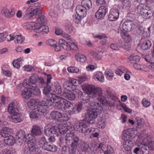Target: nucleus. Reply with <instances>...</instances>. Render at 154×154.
I'll use <instances>...</instances> for the list:
<instances>
[{
  "label": "nucleus",
  "mask_w": 154,
  "mask_h": 154,
  "mask_svg": "<svg viewBox=\"0 0 154 154\" xmlns=\"http://www.w3.org/2000/svg\"><path fill=\"white\" fill-rule=\"evenodd\" d=\"M26 87H24L26 88L24 90H23L22 93L21 95L25 99H28L31 96L32 94H33L35 95H37L39 94H38L36 91H34L33 89L30 87L26 86Z\"/></svg>",
  "instance_id": "obj_10"
},
{
  "label": "nucleus",
  "mask_w": 154,
  "mask_h": 154,
  "mask_svg": "<svg viewBox=\"0 0 154 154\" xmlns=\"http://www.w3.org/2000/svg\"><path fill=\"white\" fill-rule=\"evenodd\" d=\"M4 140L6 144L8 145H12L15 142L14 138L11 135L5 138Z\"/></svg>",
  "instance_id": "obj_34"
},
{
  "label": "nucleus",
  "mask_w": 154,
  "mask_h": 154,
  "mask_svg": "<svg viewBox=\"0 0 154 154\" xmlns=\"http://www.w3.org/2000/svg\"><path fill=\"white\" fill-rule=\"evenodd\" d=\"M143 120V119H141L140 118L137 117L136 118V121L138 126H141L142 125Z\"/></svg>",
  "instance_id": "obj_57"
},
{
  "label": "nucleus",
  "mask_w": 154,
  "mask_h": 154,
  "mask_svg": "<svg viewBox=\"0 0 154 154\" xmlns=\"http://www.w3.org/2000/svg\"><path fill=\"white\" fill-rule=\"evenodd\" d=\"M133 146V143L131 141H124L123 143V147L126 151H130Z\"/></svg>",
  "instance_id": "obj_26"
},
{
  "label": "nucleus",
  "mask_w": 154,
  "mask_h": 154,
  "mask_svg": "<svg viewBox=\"0 0 154 154\" xmlns=\"http://www.w3.org/2000/svg\"><path fill=\"white\" fill-rule=\"evenodd\" d=\"M63 86L65 88L69 91H73L76 89V85H72L70 83V81H67L63 84Z\"/></svg>",
  "instance_id": "obj_30"
},
{
  "label": "nucleus",
  "mask_w": 154,
  "mask_h": 154,
  "mask_svg": "<svg viewBox=\"0 0 154 154\" xmlns=\"http://www.w3.org/2000/svg\"><path fill=\"white\" fill-rule=\"evenodd\" d=\"M36 112L38 113L39 112L44 113H45L46 111V110L44 108V106L42 105H38L36 108L34 109Z\"/></svg>",
  "instance_id": "obj_42"
},
{
  "label": "nucleus",
  "mask_w": 154,
  "mask_h": 154,
  "mask_svg": "<svg viewBox=\"0 0 154 154\" xmlns=\"http://www.w3.org/2000/svg\"><path fill=\"white\" fill-rule=\"evenodd\" d=\"M28 146H25L23 149L24 154H33L36 151V146L35 145L29 144Z\"/></svg>",
  "instance_id": "obj_18"
},
{
  "label": "nucleus",
  "mask_w": 154,
  "mask_h": 154,
  "mask_svg": "<svg viewBox=\"0 0 154 154\" xmlns=\"http://www.w3.org/2000/svg\"><path fill=\"white\" fill-rule=\"evenodd\" d=\"M65 141V143L68 145H69L71 141H72L71 144V146L72 147L71 152L72 154H75L76 152L77 146L80 142L79 137L73 133L70 132L66 134Z\"/></svg>",
  "instance_id": "obj_3"
},
{
  "label": "nucleus",
  "mask_w": 154,
  "mask_h": 154,
  "mask_svg": "<svg viewBox=\"0 0 154 154\" xmlns=\"http://www.w3.org/2000/svg\"><path fill=\"white\" fill-rule=\"evenodd\" d=\"M107 11V7L104 5H102L100 7L99 9L95 13V16L98 19L103 18L105 15Z\"/></svg>",
  "instance_id": "obj_12"
},
{
  "label": "nucleus",
  "mask_w": 154,
  "mask_h": 154,
  "mask_svg": "<svg viewBox=\"0 0 154 154\" xmlns=\"http://www.w3.org/2000/svg\"><path fill=\"white\" fill-rule=\"evenodd\" d=\"M81 150L83 152H89L91 150L89 144L86 142L82 143L80 145Z\"/></svg>",
  "instance_id": "obj_31"
},
{
  "label": "nucleus",
  "mask_w": 154,
  "mask_h": 154,
  "mask_svg": "<svg viewBox=\"0 0 154 154\" xmlns=\"http://www.w3.org/2000/svg\"><path fill=\"white\" fill-rule=\"evenodd\" d=\"M34 29L36 32H42L47 33L49 32V28L48 26L43 25L34 24Z\"/></svg>",
  "instance_id": "obj_17"
},
{
  "label": "nucleus",
  "mask_w": 154,
  "mask_h": 154,
  "mask_svg": "<svg viewBox=\"0 0 154 154\" xmlns=\"http://www.w3.org/2000/svg\"><path fill=\"white\" fill-rule=\"evenodd\" d=\"M135 154H141L142 151L141 148L139 147L135 148L133 150Z\"/></svg>",
  "instance_id": "obj_62"
},
{
  "label": "nucleus",
  "mask_w": 154,
  "mask_h": 154,
  "mask_svg": "<svg viewBox=\"0 0 154 154\" xmlns=\"http://www.w3.org/2000/svg\"><path fill=\"white\" fill-rule=\"evenodd\" d=\"M90 54L97 60H100L102 58V56L100 54L94 51H91L90 52Z\"/></svg>",
  "instance_id": "obj_44"
},
{
  "label": "nucleus",
  "mask_w": 154,
  "mask_h": 154,
  "mask_svg": "<svg viewBox=\"0 0 154 154\" xmlns=\"http://www.w3.org/2000/svg\"><path fill=\"white\" fill-rule=\"evenodd\" d=\"M151 45L152 44L150 41L149 40H146L141 44V48L144 50H148L150 48Z\"/></svg>",
  "instance_id": "obj_32"
},
{
  "label": "nucleus",
  "mask_w": 154,
  "mask_h": 154,
  "mask_svg": "<svg viewBox=\"0 0 154 154\" xmlns=\"http://www.w3.org/2000/svg\"><path fill=\"white\" fill-rule=\"evenodd\" d=\"M7 36V35L5 32L0 33V42H2L5 40Z\"/></svg>",
  "instance_id": "obj_54"
},
{
  "label": "nucleus",
  "mask_w": 154,
  "mask_h": 154,
  "mask_svg": "<svg viewBox=\"0 0 154 154\" xmlns=\"http://www.w3.org/2000/svg\"><path fill=\"white\" fill-rule=\"evenodd\" d=\"M127 71V69L122 66L119 67L115 71L116 74L119 75H121L123 73H124Z\"/></svg>",
  "instance_id": "obj_41"
},
{
  "label": "nucleus",
  "mask_w": 154,
  "mask_h": 154,
  "mask_svg": "<svg viewBox=\"0 0 154 154\" xmlns=\"http://www.w3.org/2000/svg\"><path fill=\"white\" fill-rule=\"evenodd\" d=\"M111 48L113 50H118L119 49V47L116 44H112L110 45Z\"/></svg>",
  "instance_id": "obj_64"
},
{
  "label": "nucleus",
  "mask_w": 154,
  "mask_h": 154,
  "mask_svg": "<svg viewBox=\"0 0 154 154\" xmlns=\"http://www.w3.org/2000/svg\"><path fill=\"white\" fill-rule=\"evenodd\" d=\"M59 130L58 127L56 126H52L50 128L45 127L44 133L47 136H53L54 137H58Z\"/></svg>",
  "instance_id": "obj_8"
},
{
  "label": "nucleus",
  "mask_w": 154,
  "mask_h": 154,
  "mask_svg": "<svg viewBox=\"0 0 154 154\" xmlns=\"http://www.w3.org/2000/svg\"><path fill=\"white\" fill-rule=\"evenodd\" d=\"M75 57L77 60L82 63L85 62L86 60V57L84 55L76 54L75 55Z\"/></svg>",
  "instance_id": "obj_43"
},
{
  "label": "nucleus",
  "mask_w": 154,
  "mask_h": 154,
  "mask_svg": "<svg viewBox=\"0 0 154 154\" xmlns=\"http://www.w3.org/2000/svg\"><path fill=\"white\" fill-rule=\"evenodd\" d=\"M18 140L20 141H26V136L25 131L23 130H20L17 135Z\"/></svg>",
  "instance_id": "obj_35"
},
{
  "label": "nucleus",
  "mask_w": 154,
  "mask_h": 154,
  "mask_svg": "<svg viewBox=\"0 0 154 154\" xmlns=\"http://www.w3.org/2000/svg\"><path fill=\"white\" fill-rule=\"evenodd\" d=\"M111 72V71L110 69H107L105 72V74L109 77H112L113 76V74Z\"/></svg>",
  "instance_id": "obj_61"
},
{
  "label": "nucleus",
  "mask_w": 154,
  "mask_h": 154,
  "mask_svg": "<svg viewBox=\"0 0 154 154\" xmlns=\"http://www.w3.org/2000/svg\"><path fill=\"white\" fill-rule=\"evenodd\" d=\"M52 91L56 94H60L63 93L60 84L57 82H54L51 85Z\"/></svg>",
  "instance_id": "obj_15"
},
{
  "label": "nucleus",
  "mask_w": 154,
  "mask_h": 154,
  "mask_svg": "<svg viewBox=\"0 0 154 154\" xmlns=\"http://www.w3.org/2000/svg\"><path fill=\"white\" fill-rule=\"evenodd\" d=\"M31 132L33 135L35 136H40L42 134L41 128L37 125H34L32 126Z\"/></svg>",
  "instance_id": "obj_21"
},
{
  "label": "nucleus",
  "mask_w": 154,
  "mask_h": 154,
  "mask_svg": "<svg viewBox=\"0 0 154 154\" xmlns=\"http://www.w3.org/2000/svg\"><path fill=\"white\" fill-rule=\"evenodd\" d=\"M86 91L87 93L82 91H79V96L82 100L81 102L87 105H89V102L92 98H94L98 101L97 102H100L102 104L105 103V100L104 97L103 95V93L101 88H95L93 86L87 85L85 87Z\"/></svg>",
  "instance_id": "obj_1"
},
{
  "label": "nucleus",
  "mask_w": 154,
  "mask_h": 154,
  "mask_svg": "<svg viewBox=\"0 0 154 154\" xmlns=\"http://www.w3.org/2000/svg\"><path fill=\"white\" fill-rule=\"evenodd\" d=\"M82 17L78 15L77 16L75 15H73V20L76 23L78 24L80 22L81 19V17Z\"/></svg>",
  "instance_id": "obj_52"
},
{
  "label": "nucleus",
  "mask_w": 154,
  "mask_h": 154,
  "mask_svg": "<svg viewBox=\"0 0 154 154\" xmlns=\"http://www.w3.org/2000/svg\"><path fill=\"white\" fill-rule=\"evenodd\" d=\"M76 128V131L78 132L90 133L95 131L94 128H89L86 124L83 123H80L77 125Z\"/></svg>",
  "instance_id": "obj_9"
},
{
  "label": "nucleus",
  "mask_w": 154,
  "mask_h": 154,
  "mask_svg": "<svg viewBox=\"0 0 154 154\" xmlns=\"http://www.w3.org/2000/svg\"><path fill=\"white\" fill-rule=\"evenodd\" d=\"M132 131L130 129L124 131L123 132L122 139L125 141L130 140H129L132 138Z\"/></svg>",
  "instance_id": "obj_25"
},
{
  "label": "nucleus",
  "mask_w": 154,
  "mask_h": 154,
  "mask_svg": "<svg viewBox=\"0 0 154 154\" xmlns=\"http://www.w3.org/2000/svg\"><path fill=\"white\" fill-rule=\"evenodd\" d=\"M119 12L117 9H113L112 10L111 13L109 14L108 18L110 21H114L118 18Z\"/></svg>",
  "instance_id": "obj_22"
},
{
  "label": "nucleus",
  "mask_w": 154,
  "mask_h": 154,
  "mask_svg": "<svg viewBox=\"0 0 154 154\" xmlns=\"http://www.w3.org/2000/svg\"><path fill=\"white\" fill-rule=\"evenodd\" d=\"M143 104L144 106L145 107H147L149 106L150 104V102L146 100L145 99H143L142 100Z\"/></svg>",
  "instance_id": "obj_56"
},
{
  "label": "nucleus",
  "mask_w": 154,
  "mask_h": 154,
  "mask_svg": "<svg viewBox=\"0 0 154 154\" xmlns=\"http://www.w3.org/2000/svg\"><path fill=\"white\" fill-rule=\"evenodd\" d=\"M59 42L60 45L64 49L68 51H70V45L67 42L61 39L59 40Z\"/></svg>",
  "instance_id": "obj_27"
},
{
  "label": "nucleus",
  "mask_w": 154,
  "mask_h": 154,
  "mask_svg": "<svg viewBox=\"0 0 154 154\" xmlns=\"http://www.w3.org/2000/svg\"><path fill=\"white\" fill-rule=\"evenodd\" d=\"M100 103V102H94L93 108L87 111L85 119L88 123L91 124L95 123V119L98 115V112H100L102 109Z\"/></svg>",
  "instance_id": "obj_2"
},
{
  "label": "nucleus",
  "mask_w": 154,
  "mask_h": 154,
  "mask_svg": "<svg viewBox=\"0 0 154 154\" xmlns=\"http://www.w3.org/2000/svg\"><path fill=\"white\" fill-rule=\"evenodd\" d=\"M70 149L69 147L67 146H63L62 148V154H68L69 153Z\"/></svg>",
  "instance_id": "obj_50"
},
{
  "label": "nucleus",
  "mask_w": 154,
  "mask_h": 154,
  "mask_svg": "<svg viewBox=\"0 0 154 154\" xmlns=\"http://www.w3.org/2000/svg\"><path fill=\"white\" fill-rule=\"evenodd\" d=\"M46 43L47 45L54 47V46H56L57 42L54 40L50 39L47 41Z\"/></svg>",
  "instance_id": "obj_51"
},
{
  "label": "nucleus",
  "mask_w": 154,
  "mask_h": 154,
  "mask_svg": "<svg viewBox=\"0 0 154 154\" xmlns=\"http://www.w3.org/2000/svg\"><path fill=\"white\" fill-rule=\"evenodd\" d=\"M9 105L11 107L14 108V109L16 110V111L18 112V110L20 109V107L19 105V103L18 102L14 101L11 103Z\"/></svg>",
  "instance_id": "obj_47"
},
{
  "label": "nucleus",
  "mask_w": 154,
  "mask_h": 154,
  "mask_svg": "<svg viewBox=\"0 0 154 154\" xmlns=\"http://www.w3.org/2000/svg\"><path fill=\"white\" fill-rule=\"evenodd\" d=\"M68 72L71 73H77L79 71V69L75 67L70 66L68 68Z\"/></svg>",
  "instance_id": "obj_48"
},
{
  "label": "nucleus",
  "mask_w": 154,
  "mask_h": 154,
  "mask_svg": "<svg viewBox=\"0 0 154 154\" xmlns=\"http://www.w3.org/2000/svg\"><path fill=\"white\" fill-rule=\"evenodd\" d=\"M140 148L141 150L142 151L141 154H149V147L145 144H142Z\"/></svg>",
  "instance_id": "obj_38"
},
{
  "label": "nucleus",
  "mask_w": 154,
  "mask_h": 154,
  "mask_svg": "<svg viewBox=\"0 0 154 154\" xmlns=\"http://www.w3.org/2000/svg\"><path fill=\"white\" fill-rule=\"evenodd\" d=\"M81 4L84 7L90 9L92 7V4L90 0H82Z\"/></svg>",
  "instance_id": "obj_39"
},
{
  "label": "nucleus",
  "mask_w": 154,
  "mask_h": 154,
  "mask_svg": "<svg viewBox=\"0 0 154 154\" xmlns=\"http://www.w3.org/2000/svg\"><path fill=\"white\" fill-rule=\"evenodd\" d=\"M123 48L126 50H129L130 49V44L129 42H125L124 43Z\"/></svg>",
  "instance_id": "obj_60"
},
{
  "label": "nucleus",
  "mask_w": 154,
  "mask_h": 154,
  "mask_svg": "<svg viewBox=\"0 0 154 154\" xmlns=\"http://www.w3.org/2000/svg\"><path fill=\"white\" fill-rule=\"evenodd\" d=\"M52 91L51 86L47 85L43 89V94L45 95L46 100L45 101V106H50L52 105V99L55 97L56 95L51 93L50 92Z\"/></svg>",
  "instance_id": "obj_5"
},
{
  "label": "nucleus",
  "mask_w": 154,
  "mask_h": 154,
  "mask_svg": "<svg viewBox=\"0 0 154 154\" xmlns=\"http://www.w3.org/2000/svg\"><path fill=\"white\" fill-rule=\"evenodd\" d=\"M65 108L69 109L68 111V113L69 115L73 114L76 109L75 108L74 106L69 101L67 104L66 106L65 107Z\"/></svg>",
  "instance_id": "obj_33"
},
{
  "label": "nucleus",
  "mask_w": 154,
  "mask_h": 154,
  "mask_svg": "<svg viewBox=\"0 0 154 154\" xmlns=\"http://www.w3.org/2000/svg\"><path fill=\"white\" fill-rule=\"evenodd\" d=\"M135 27L134 23L131 20L126 21L122 24V29L126 32L131 31Z\"/></svg>",
  "instance_id": "obj_13"
},
{
  "label": "nucleus",
  "mask_w": 154,
  "mask_h": 154,
  "mask_svg": "<svg viewBox=\"0 0 154 154\" xmlns=\"http://www.w3.org/2000/svg\"><path fill=\"white\" fill-rule=\"evenodd\" d=\"M8 111L9 113L13 114L18 112L16 111L15 109H14V108L11 107L9 105L8 107Z\"/></svg>",
  "instance_id": "obj_53"
},
{
  "label": "nucleus",
  "mask_w": 154,
  "mask_h": 154,
  "mask_svg": "<svg viewBox=\"0 0 154 154\" xmlns=\"http://www.w3.org/2000/svg\"><path fill=\"white\" fill-rule=\"evenodd\" d=\"M85 106L89 107L88 105H86V104H85L81 102L78 104L76 106V110L78 112H80L81 111L82 107H84Z\"/></svg>",
  "instance_id": "obj_46"
},
{
  "label": "nucleus",
  "mask_w": 154,
  "mask_h": 154,
  "mask_svg": "<svg viewBox=\"0 0 154 154\" xmlns=\"http://www.w3.org/2000/svg\"><path fill=\"white\" fill-rule=\"evenodd\" d=\"M38 113L34 109L32 110L29 113V117L31 119L34 120L38 119Z\"/></svg>",
  "instance_id": "obj_37"
},
{
  "label": "nucleus",
  "mask_w": 154,
  "mask_h": 154,
  "mask_svg": "<svg viewBox=\"0 0 154 154\" xmlns=\"http://www.w3.org/2000/svg\"><path fill=\"white\" fill-rule=\"evenodd\" d=\"M11 131L9 128L4 127L1 130L0 134L2 137L5 138L11 135Z\"/></svg>",
  "instance_id": "obj_23"
},
{
  "label": "nucleus",
  "mask_w": 154,
  "mask_h": 154,
  "mask_svg": "<svg viewBox=\"0 0 154 154\" xmlns=\"http://www.w3.org/2000/svg\"><path fill=\"white\" fill-rule=\"evenodd\" d=\"M52 105L54 103L55 105L56 106L57 109H60L63 106H64L65 107L69 101L66 99L59 97L57 95L53 99H52Z\"/></svg>",
  "instance_id": "obj_7"
},
{
  "label": "nucleus",
  "mask_w": 154,
  "mask_h": 154,
  "mask_svg": "<svg viewBox=\"0 0 154 154\" xmlns=\"http://www.w3.org/2000/svg\"><path fill=\"white\" fill-rule=\"evenodd\" d=\"M122 4L124 8L127 9H128L131 6L130 0H123L122 1Z\"/></svg>",
  "instance_id": "obj_45"
},
{
  "label": "nucleus",
  "mask_w": 154,
  "mask_h": 154,
  "mask_svg": "<svg viewBox=\"0 0 154 154\" xmlns=\"http://www.w3.org/2000/svg\"><path fill=\"white\" fill-rule=\"evenodd\" d=\"M47 142L45 137H41L39 139V144L42 145V146L44 145Z\"/></svg>",
  "instance_id": "obj_55"
},
{
  "label": "nucleus",
  "mask_w": 154,
  "mask_h": 154,
  "mask_svg": "<svg viewBox=\"0 0 154 154\" xmlns=\"http://www.w3.org/2000/svg\"><path fill=\"white\" fill-rule=\"evenodd\" d=\"M38 80V77L36 74H33L29 77L28 79H25L23 82V85L24 87L27 86L30 87V88H33V91H36L38 94H39L40 90L37 88L35 84L37 82Z\"/></svg>",
  "instance_id": "obj_4"
},
{
  "label": "nucleus",
  "mask_w": 154,
  "mask_h": 154,
  "mask_svg": "<svg viewBox=\"0 0 154 154\" xmlns=\"http://www.w3.org/2000/svg\"><path fill=\"white\" fill-rule=\"evenodd\" d=\"M47 20L45 18V17L44 15H40L39 14V17H38V19L36 21L35 23H33V25L34 24H37L39 25H43L46 24Z\"/></svg>",
  "instance_id": "obj_29"
},
{
  "label": "nucleus",
  "mask_w": 154,
  "mask_h": 154,
  "mask_svg": "<svg viewBox=\"0 0 154 154\" xmlns=\"http://www.w3.org/2000/svg\"><path fill=\"white\" fill-rule=\"evenodd\" d=\"M129 60L131 61H138L140 60V57L138 55H133L130 56L128 57Z\"/></svg>",
  "instance_id": "obj_49"
},
{
  "label": "nucleus",
  "mask_w": 154,
  "mask_h": 154,
  "mask_svg": "<svg viewBox=\"0 0 154 154\" xmlns=\"http://www.w3.org/2000/svg\"><path fill=\"white\" fill-rule=\"evenodd\" d=\"M13 66L17 69H19L20 67V63L17 60H14L13 62Z\"/></svg>",
  "instance_id": "obj_59"
},
{
  "label": "nucleus",
  "mask_w": 154,
  "mask_h": 154,
  "mask_svg": "<svg viewBox=\"0 0 154 154\" xmlns=\"http://www.w3.org/2000/svg\"><path fill=\"white\" fill-rule=\"evenodd\" d=\"M1 13L2 15L5 16L7 18H10L14 16L15 12L13 10L10 11L7 8H4L2 10Z\"/></svg>",
  "instance_id": "obj_24"
},
{
  "label": "nucleus",
  "mask_w": 154,
  "mask_h": 154,
  "mask_svg": "<svg viewBox=\"0 0 154 154\" xmlns=\"http://www.w3.org/2000/svg\"><path fill=\"white\" fill-rule=\"evenodd\" d=\"M23 120V116L22 114L18 112L13 114L10 117V120L15 123L20 122Z\"/></svg>",
  "instance_id": "obj_11"
},
{
  "label": "nucleus",
  "mask_w": 154,
  "mask_h": 154,
  "mask_svg": "<svg viewBox=\"0 0 154 154\" xmlns=\"http://www.w3.org/2000/svg\"><path fill=\"white\" fill-rule=\"evenodd\" d=\"M34 135L32 134H28L26 136V141L28 142L29 143H32V145H35V141Z\"/></svg>",
  "instance_id": "obj_36"
},
{
  "label": "nucleus",
  "mask_w": 154,
  "mask_h": 154,
  "mask_svg": "<svg viewBox=\"0 0 154 154\" xmlns=\"http://www.w3.org/2000/svg\"><path fill=\"white\" fill-rule=\"evenodd\" d=\"M72 126V125L69 122L60 125L59 128L60 133L63 134L66 133L68 130L71 131Z\"/></svg>",
  "instance_id": "obj_14"
},
{
  "label": "nucleus",
  "mask_w": 154,
  "mask_h": 154,
  "mask_svg": "<svg viewBox=\"0 0 154 154\" xmlns=\"http://www.w3.org/2000/svg\"><path fill=\"white\" fill-rule=\"evenodd\" d=\"M52 118L55 120L60 122H63L68 120L69 118L65 114L57 111L52 112L51 114Z\"/></svg>",
  "instance_id": "obj_6"
},
{
  "label": "nucleus",
  "mask_w": 154,
  "mask_h": 154,
  "mask_svg": "<svg viewBox=\"0 0 154 154\" xmlns=\"http://www.w3.org/2000/svg\"><path fill=\"white\" fill-rule=\"evenodd\" d=\"M33 8L29 7L25 12L24 17L26 19H31L33 17Z\"/></svg>",
  "instance_id": "obj_28"
},
{
  "label": "nucleus",
  "mask_w": 154,
  "mask_h": 154,
  "mask_svg": "<svg viewBox=\"0 0 154 154\" xmlns=\"http://www.w3.org/2000/svg\"><path fill=\"white\" fill-rule=\"evenodd\" d=\"M42 148L45 150L52 152H56L57 149V148L55 145L50 144L48 142L42 146Z\"/></svg>",
  "instance_id": "obj_20"
},
{
  "label": "nucleus",
  "mask_w": 154,
  "mask_h": 154,
  "mask_svg": "<svg viewBox=\"0 0 154 154\" xmlns=\"http://www.w3.org/2000/svg\"><path fill=\"white\" fill-rule=\"evenodd\" d=\"M40 9L39 8H37L35 9H33L32 11L33 13V17L35 16L39 15V14L40 15Z\"/></svg>",
  "instance_id": "obj_58"
},
{
  "label": "nucleus",
  "mask_w": 154,
  "mask_h": 154,
  "mask_svg": "<svg viewBox=\"0 0 154 154\" xmlns=\"http://www.w3.org/2000/svg\"><path fill=\"white\" fill-rule=\"evenodd\" d=\"M75 10L78 16L83 17L86 16L87 12L86 8L82 5L77 6Z\"/></svg>",
  "instance_id": "obj_16"
},
{
  "label": "nucleus",
  "mask_w": 154,
  "mask_h": 154,
  "mask_svg": "<svg viewBox=\"0 0 154 154\" xmlns=\"http://www.w3.org/2000/svg\"><path fill=\"white\" fill-rule=\"evenodd\" d=\"M61 96L66 99L70 100H73L76 96L74 93L71 91H65L63 92Z\"/></svg>",
  "instance_id": "obj_19"
},
{
  "label": "nucleus",
  "mask_w": 154,
  "mask_h": 154,
  "mask_svg": "<svg viewBox=\"0 0 154 154\" xmlns=\"http://www.w3.org/2000/svg\"><path fill=\"white\" fill-rule=\"evenodd\" d=\"M98 125H100L102 128H104L105 126V123L104 121L103 120H99L98 122Z\"/></svg>",
  "instance_id": "obj_63"
},
{
  "label": "nucleus",
  "mask_w": 154,
  "mask_h": 154,
  "mask_svg": "<svg viewBox=\"0 0 154 154\" xmlns=\"http://www.w3.org/2000/svg\"><path fill=\"white\" fill-rule=\"evenodd\" d=\"M14 42L17 43H22L25 40L24 37L21 35H16L14 37Z\"/></svg>",
  "instance_id": "obj_40"
}]
</instances>
